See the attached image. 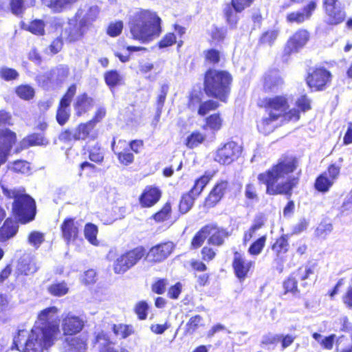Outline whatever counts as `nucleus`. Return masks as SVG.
<instances>
[{
  "label": "nucleus",
  "mask_w": 352,
  "mask_h": 352,
  "mask_svg": "<svg viewBox=\"0 0 352 352\" xmlns=\"http://www.w3.org/2000/svg\"><path fill=\"white\" fill-rule=\"evenodd\" d=\"M58 313L56 307H51L41 311L38 321L32 329L27 339V331H19L14 342L19 350L23 352H42L52 346L58 335L60 329L58 322L54 320Z\"/></svg>",
  "instance_id": "f257e3e1"
},
{
  "label": "nucleus",
  "mask_w": 352,
  "mask_h": 352,
  "mask_svg": "<svg viewBox=\"0 0 352 352\" xmlns=\"http://www.w3.org/2000/svg\"><path fill=\"white\" fill-rule=\"evenodd\" d=\"M298 160L293 157H282L276 164L258 175V181L266 186L269 195H286L290 197L297 187L300 171L296 173Z\"/></svg>",
  "instance_id": "f03ea898"
},
{
  "label": "nucleus",
  "mask_w": 352,
  "mask_h": 352,
  "mask_svg": "<svg viewBox=\"0 0 352 352\" xmlns=\"http://www.w3.org/2000/svg\"><path fill=\"white\" fill-rule=\"evenodd\" d=\"M133 38L142 43H149L157 38L162 32L161 19L150 10L135 12L129 21Z\"/></svg>",
  "instance_id": "7ed1b4c3"
},
{
  "label": "nucleus",
  "mask_w": 352,
  "mask_h": 352,
  "mask_svg": "<svg viewBox=\"0 0 352 352\" xmlns=\"http://www.w3.org/2000/svg\"><path fill=\"white\" fill-rule=\"evenodd\" d=\"M231 75L226 71L208 70L205 75L204 91L208 96L225 102L230 90Z\"/></svg>",
  "instance_id": "20e7f679"
},
{
  "label": "nucleus",
  "mask_w": 352,
  "mask_h": 352,
  "mask_svg": "<svg viewBox=\"0 0 352 352\" xmlns=\"http://www.w3.org/2000/svg\"><path fill=\"white\" fill-rule=\"evenodd\" d=\"M3 194L10 198H14L13 211L19 217V220L23 223L32 221L35 215V202L28 195L22 194L19 190H10L3 184H1Z\"/></svg>",
  "instance_id": "39448f33"
},
{
  "label": "nucleus",
  "mask_w": 352,
  "mask_h": 352,
  "mask_svg": "<svg viewBox=\"0 0 352 352\" xmlns=\"http://www.w3.org/2000/svg\"><path fill=\"white\" fill-rule=\"evenodd\" d=\"M324 21L328 25H337L346 18L345 11L339 6L338 0H324Z\"/></svg>",
  "instance_id": "423d86ee"
},
{
  "label": "nucleus",
  "mask_w": 352,
  "mask_h": 352,
  "mask_svg": "<svg viewBox=\"0 0 352 352\" xmlns=\"http://www.w3.org/2000/svg\"><path fill=\"white\" fill-rule=\"evenodd\" d=\"M241 147L234 142H229L219 148L214 160L221 164H230L238 158Z\"/></svg>",
  "instance_id": "0eeeda50"
},
{
  "label": "nucleus",
  "mask_w": 352,
  "mask_h": 352,
  "mask_svg": "<svg viewBox=\"0 0 352 352\" xmlns=\"http://www.w3.org/2000/svg\"><path fill=\"white\" fill-rule=\"evenodd\" d=\"M174 248L175 245L170 241L156 245L147 252L145 260L151 263H161L171 254Z\"/></svg>",
  "instance_id": "6e6552de"
},
{
  "label": "nucleus",
  "mask_w": 352,
  "mask_h": 352,
  "mask_svg": "<svg viewBox=\"0 0 352 352\" xmlns=\"http://www.w3.org/2000/svg\"><path fill=\"white\" fill-rule=\"evenodd\" d=\"M85 326L84 320L72 312L61 316V328L64 335H75L82 331Z\"/></svg>",
  "instance_id": "1a4fd4ad"
},
{
  "label": "nucleus",
  "mask_w": 352,
  "mask_h": 352,
  "mask_svg": "<svg viewBox=\"0 0 352 352\" xmlns=\"http://www.w3.org/2000/svg\"><path fill=\"white\" fill-rule=\"evenodd\" d=\"M289 107L287 98L284 96L267 98L265 100V111L274 118L282 117Z\"/></svg>",
  "instance_id": "9d476101"
},
{
  "label": "nucleus",
  "mask_w": 352,
  "mask_h": 352,
  "mask_svg": "<svg viewBox=\"0 0 352 352\" xmlns=\"http://www.w3.org/2000/svg\"><path fill=\"white\" fill-rule=\"evenodd\" d=\"M330 81L331 74L324 68L314 69L307 78V85L315 91L323 90Z\"/></svg>",
  "instance_id": "9b49d317"
},
{
  "label": "nucleus",
  "mask_w": 352,
  "mask_h": 352,
  "mask_svg": "<svg viewBox=\"0 0 352 352\" xmlns=\"http://www.w3.org/2000/svg\"><path fill=\"white\" fill-rule=\"evenodd\" d=\"M76 91V85H71L60 102L56 113V120L60 125L65 124L69 120L70 116L69 105Z\"/></svg>",
  "instance_id": "f8f14e48"
},
{
  "label": "nucleus",
  "mask_w": 352,
  "mask_h": 352,
  "mask_svg": "<svg viewBox=\"0 0 352 352\" xmlns=\"http://www.w3.org/2000/svg\"><path fill=\"white\" fill-rule=\"evenodd\" d=\"M81 228L80 222L72 218L65 219L60 226L61 236L67 245L74 243Z\"/></svg>",
  "instance_id": "ddd939ff"
},
{
  "label": "nucleus",
  "mask_w": 352,
  "mask_h": 352,
  "mask_svg": "<svg viewBox=\"0 0 352 352\" xmlns=\"http://www.w3.org/2000/svg\"><path fill=\"white\" fill-rule=\"evenodd\" d=\"M317 2L315 0L309 1L302 10H296L287 14L285 19L288 23L301 24L310 19L313 12L316 9Z\"/></svg>",
  "instance_id": "4468645a"
},
{
  "label": "nucleus",
  "mask_w": 352,
  "mask_h": 352,
  "mask_svg": "<svg viewBox=\"0 0 352 352\" xmlns=\"http://www.w3.org/2000/svg\"><path fill=\"white\" fill-rule=\"evenodd\" d=\"M309 38V32L299 29L287 41L285 51L288 53L297 52L306 45Z\"/></svg>",
  "instance_id": "2eb2a0df"
},
{
  "label": "nucleus",
  "mask_w": 352,
  "mask_h": 352,
  "mask_svg": "<svg viewBox=\"0 0 352 352\" xmlns=\"http://www.w3.org/2000/svg\"><path fill=\"white\" fill-rule=\"evenodd\" d=\"M253 263L246 261L241 254L235 252L232 263L234 273L240 280H243L251 268Z\"/></svg>",
  "instance_id": "dca6fc26"
},
{
  "label": "nucleus",
  "mask_w": 352,
  "mask_h": 352,
  "mask_svg": "<svg viewBox=\"0 0 352 352\" xmlns=\"http://www.w3.org/2000/svg\"><path fill=\"white\" fill-rule=\"evenodd\" d=\"M228 187V182L227 181L219 182L206 199L205 206L208 208L215 206L221 199Z\"/></svg>",
  "instance_id": "f3484780"
},
{
  "label": "nucleus",
  "mask_w": 352,
  "mask_h": 352,
  "mask_svg": "<svg viewBox=\"0 0 352 352\" xmlns=\"http://www.w3.org/2000/svg\"><path fill=\"white\" fill-rule=\"evenodd\" d=\"M207 236H209L208 243L214 245H221L224 239L228 236L226 230L218 227L216 224H208L206 226Z\"/></svg>",
  "instance_id": "a211bd4d"
},
{
  "label": "nucleus",
  "mask_w": 352,
  "mask_h": 352,
  "mask_svg": "<svg viewBox=\"0 0 352 352\" xmlns=\"http://www.w3.org/2000/svg\"><path fill=\"white\" fill-rule=\"evenodd\" d=\"M127 145L124 140H119L117 144L114 140L111 144L112 149L117 155L120 163L125 166L131 164L134 160V155L131 153L125 151V147Z\"/></svg>",
  "instance_id": "6ab92c4d"
},
{
  "label": "nucleus",
  "mask_w": 352,
  "mask_h": 352,
  "mask_svg": "<svg viewBox=\"0 0 352 352\" xmlns=\"http://www.w3.org/2000/svg\"><path fill=\"white\" fill-rule=\"evenodd\" d=\"M161 192L157 188H146L140 198V204L144 207H151L160 199Z\"/></svg>",
  "instance_id": "aec40b11"
},
{
  "label": "nucleus",
  "mask_w": 352,
  "mask_h": 352,
  "mask_svg": "<svg viewBox=\"0 0 352 352\" xmlns=\"http://www.w3.org/2000/svg\"><path fill=\"white\" fill-rule=\"evenodd\" d=\"M83 34L82 25L78 24L76 21H70L67 28H65L64 36L69 41H76L79 40Z\"/></svg>",
  "instance_id": "412c9836"
},
{
  "label": "nucleus",
  "mask_w": 352,
  "mask_h": 352,
  "mask_svg": "<svg viewBox=\"0 0 352 352\" xmlns=\"http://www.w3.org/2000/svg\"><path fill=\"white\" fill-rule=\"evenodd\" d=\"M283 84V80L277 72L267 74L264 78V88L265 90L275 91Z\"/></svg>",
  "instance_id": "4be33fe9"
},
{
  "label": "nucleus",
  "mask_w": 352,
  "mask_h": 352,
  "mask_svg": "<svg viewBox=\"0 0 352 352\" xmlns=\"http://www.w3.org/2000/svg\"><path fill=\"white\" fill-rule=\"evenodd\" d=\"M278 118L272 117V115H270V113H266L257 122L258 131L265 135L269 134L274 129L275 122L278 120Z\"/></svg>",
  "instance_id": "5701e85b"
},
{
  "label": "nucleus",
  "mask_w": 352,
  "mask_h": 352,
  "mask_svg": "<svg viewBox=\"0 0 352 352\" xmlns=\"http://www.w3.org/2000/svg\"><path fill=\"white\" fill-rule=\"evenodd\" d=\"M85 342L78 338H67L63 344V352H84Z\"/></svg>",
  "instance_id": "b1692460"
},
{
  "label": "nucleus",
  "mask_w": 352,
  "mask_h": 352,
  "mask_svg": "<svg viewBox=\"0 0 352 352\" xmlns=\"http://www.w3.org/2000/svg\"><path fill=\"white\" fill-rule=\"evenodd\" d=\"M93 106V100L86 94H82L77 97L74 109L76 114L80 116L82 113L89 110Z\"/></svg>",
  "instance_id": "393cba45"
},
{
  "label": "nucleus",
  "mask_w": 352,
  "mask_h": 352,
  "mask_svg": "<svg viewBox=\"0 0 352 352\" xmlns=\"http://www.w3.org/2000/svg\"><path fill=\"white\" fill-rule=\"evenodd\" d=\"M223 120L220 113H213L206 118L204 129H210L214 132L219 131L223 126Z\"/></svg>",
  "instance_id": "a878e982"
},
{
  "label": "nucleus",
  "mask_w": 352,
  "mask_h": 352,
  "mask_svg": "<svg viewBox=\"0 0 352 352\" xmlns=\"http://www.w3.org/2000/svg\"><path fill=\"white\" fill-rule=\"evenodd\" d=\"M94 127V121H89L87 123L79 124L74 131V140H85L89 137Z\"/></svg>",
  "instance_id": "bb28decb"
},
{
  "label": "nucleus",
  "mask_w": 352,
  "mask_h": 352,
  "mask_svg": "<svg viewBox=\"0 0 352 352\" xmlns=\"http://www.w3.org/2000/svg\"><path fill=\"white\" fill-rule=\"evenodd\" d=\"M203 325V318L199 315L191 317L185 326V334L192 335Z\"/></svg>",
  "instance_id": "cd10ccee"
},
{
  "label": "nucleus",
  "mask_w": 352,
  "mask_h": 352,
  "mask_svg": "<svg viewBox=\"0 0 352 352\" xmlns=\"http://www.w3.org/2000/svg\"><path fill=\"white\" fill-rule=\"evenodd\" d=\"M131 267L126 254H123L118 257L113 264V270L116 274H123Z\"/></svg>",
  "instance_id": "c85d7f7f"
},
{
  "label": "nucleus",
  "mask_w": 352,
  "mask_h": 352,
  "mask_svg": "<svg viewBox=\"0 0 352 352\" xmlns=\"http://www.w3.org/2000/svg\"><path fill=\"white\" fill-rule=\"evenodd\" d=\"M96 342L99 344L100 352H118L112 346L108 336L100 333L96 337Z\"/></svg>",
  "instance_id": "c756f323"
},
{
  "label": "nucleus",
  "mask_w": 352,
  "mask_h": 352,
  "mask_svg": "<svg viewBox=\"0 0 352 352\" xmlns=\"http://www.w3.org/2000/svg\"><path fill=\"white\" fill-rule=\"evenodd\" d=\"M86 239L94 245H98L99 241L97 239L98 228L94 224L87 223L84 229Z\"/></svg>",
  "instance_id": "7c9ffc66"
},
{
  "label": "nucleus",
  "mask_w": 352,
  "mask_h": 352,
  "mask_svg": "<svg viewBox=\"0 0 352 352\" xmlns=\"http://www.w3.org/2000/svg\"><path fill=\"white\" fill-rule=\"evenodd\" d=\"M298 278L294 273L292 272L289 277L284 281L283 287L285 293L290 292L293 295H296L299 293L297 287Z\"/></svg>",
  "instance_id": "2f4dec72"
},
{
  "label": "nucleus",
  "mask_w": 352,
  "mask_h": 352,
  "mask_svg": "<svg viewBox=\"0 0 352 352\" xmlns=\"http://www.w3.org/2000/svg\"><path fill=\"white\" fill-rule=\"evenodd\" d=\"M125 254L132 267L145 255V250L142 247H138Z\"/></svg>",
  "instance_id": "473e14b6"
},
{
  "label": "nucleus",
  "mask_w": 352,
  "mask_h": 352,
  "mask_svg": "<svg viewBox=\"0 0 352 352\" xmlns=\"http://www.w3.org/2000/svg\"><path fill=\"white\" fill-rule=\"evenodd\" d=\"M333 184V180L327 177V173H324L317 178L315 186L320 192H327Z\"/></svg>",
  "instance_id": "72a5a7b5"
},
{
  "label": "nucleus",
  "mask_w": 352,
  "mask_h": 352,
  "mask_svg": "<svg viewBox=\"0 0 352 352\" xmlns=\"http://www.w3.org/2000/svg\"><path fill=\"white\" fill-rule=\"evenodd\" d=\"M169 86L168 84H162L160 86L159 92L157 96L156 102H157V114L160 115L162 112V108L164 107V104L166 100V98L167 94L168 92Z\"/></svg>",
  "instance_id": "f704fd0d"
},
{
  "label": "nucleus",
  "mask_w": 352,
  "mask_h": 352,
  "mask_svg": "<svg viewBox=\"0 0 352 352\" xmlns=\"http://www.w3.org/2000/svg\"><path fill=\"white\" fill-rule=\"evenodd\" d=\"M197 197L189 192L184 195L179 204V210L182 213L185 214L190 210L194 204V201Z\"/></svg>",
  "instance_id": "c9c22d12"
},
{
  "label": "nucleus",
  "mask_w": 352,
  "mask_h": 352,
  "mask_svg": "<svg viewBox=\"0 0 352 352\" xmlns=\"http://www.w3.org/2000/svg\"><path fill=\"white\" fill-rule=\"evenodd\" d=\"M211 177L208 175H204L201 176L200 178L195 181L194 186L190 190V192L192 193L196 197H198L204 187L207 185V184L210 182Z\"/></svg>",
  "instance_id": "e433bc0d"
},
{
  "label": "nucleus",
  "mask_w": 352,
  "mask_h": 352,
  "mask_svg": "<svg viewBox=\"0 0 352 352\" xmlns=\"http://www.w3.org/2000/svg\"><path fill=\"white\" fill-rule=\"evenodd\" d=\"M48 291L53 296H62L68 293L69 287L65 282L56 283L48 287Z\"/></svg>",
  "instance_id": "4c0bfd02"
},
{
  "label": "nucleus",
  "mask_w": 352,
  "mask_h": 352,
  "mask_svg": "<svg viewBox=\"0 0 352 352\" xmlns=\"http://www.w3.org/2000/svg\"><path fill=\"white\" fill-rule=\"evenodd\" d=\"M219 104L218 102L212 100H208L201 102L199 104L197 113L199 115L204 116L208 113L210 111H214L215 109H217L219 107Z\"/></svg>",
  "instance_id": "58836bf2"
},
{
  "label": "nucleus",
  "mask_w": 352,
  "mask_h": 352,
  "mask_svg": "<svg viewBox=\"0 0 352 352\" xmlns=\"http://www.w3.org/2000/svg\"><path fill=\"white\" fill-rule=\"evenodd\" d=\"M206 136L200 132H193L186 139V145L189 148H193L205 140Z\"/></svg>",
  "instance_id": "ea45409f"
},
{
  "label": "nucleus",
  "mask_w": 352,
  "mask_h": 352,
  "mask_svg": "<svg viewBox=\"0 0 352 352\" xmlns=\"http://www.w3.org/2000/svg\"><path fill=\"white\" fill-rule=\"evenodd\" d=\"M8 167L12 171L19 173L25 174L28 173L30 171L29 163L23 160H16L12 163H10Z\"/></svg>",
  "instance_id": "a19ab883"
},
{
  "label": "nucleus",
  "mask_w": 352,
  "mask_h": 352,
  "mask_svg": "<svg viewBox=\"0 0 352 352\" xmlns=\"http://www.w3.org/2000/svg\"><path fill=\"white\" fill-rule=\"evenodd\" d=\"M17 96L23 100H30L34 96V89L30 85H20L16 89Z\"/></svg>",
  "instance_id": "79ce46f5"
},
{
  "label": "nucleus",
  "mask_w": 352,
  "mask_h": 352,
  "mask_svg": "<svg viewBox=\"0 0 352 352\" xmlns=\"http://www.w3.org/2000/svg\"><path fill=\"white\" fill-rule=\"evenodd\" d=\"M288 242L284 237H280L272 245V250L276 253L277 257H280L281 254H285L288 250Z\"/></svg>",
  "instance_id": "37998d69"
},
{
  "label": "nucleus",
  "mask_w": 352,
  "mask_h": 352,
  "mask_svg": "<svg viewBox=\"0 0 352 352\" xmlns=\"http://www.w3.org/2000/svg\"><path fill=\"white\" fill-rule=\"evenodd\" d=\"M266 239L267 237L265 235L261 236L250 245V247L248 249V252L251 255H258L261 252L262 250L265 246Z\"/></svg>",
  "instance_id": "c03bdc74"
},
{
  "label": "nucleus",
  "mask_w": 352,
  "mask_h": 352,
  "mask_svg": "<svg viewBox=\"0 0 352 352\" xmlns=\"http://www.w3.org/2000/svg\"><path fill=\"white\" fill-rule=\"evenodd\" d=\"M207 229L206 228V226L202 228L193 237L191 241V246L193 248H198L202 245L205 239L208 237L207 236Z\"/></svg>",
  "instance_id": "a18cd8bd"
},
{
  "label": "nucleus",
  "mask_w": 352,
  "mask_h": 352,
  "mask_svg": "<svg viewBox=\"0 0 352 352\" xmlns=\"http://www.w3.org/2000/svg\"><path fill=\"white\" fill-rule=\"evenodd\" d=\"M44 234L38 231H33L28 236V243L35 248H38L44 241Z\"/></svg>",
  "instance_id": "49530a36"
},
{
  "label": "nucleus",
  "mask_w": 352,
  "mask_h": 352,
  "mask_svg": "<svg viewBox=\"0 0 352 352\" xmlns=\"http://www.w3.org/2000/svg\"><path fill=\"white\" fill-rule=\"evenodd\" d=\"M105 82L109 87L117 85L122 80V77L116 71H110L105 74Z\"/></svg>",
  "instance_id": "de8ad7c7"
},
{
  "label": "nucleus",
  "mask_w": 352,
  "mask_h": 352,
  "mask_svg": "<svg viewBox=\"0 0 352 352\" xmlns=\"http://www.w3.org/2000/svg\"><path fill=\"white\" fill-rule=\"evenodd\" d=\"M171 212V206L169 203H166L164 207L162 208L160 211L157 212L154 216L153 218L156 221H164L167 220L170 215Z\"/></svg>",
  "instance_id": "09e8293b"
},
{
  "label": "nucleus",
  "mask_w": 352,
  "mask_h": 352,
  "mask_svg": "<svg viewBox=\"0 0 352 352\" xmlns=\"http://www.w3.org/2000/svg\"><path fill=\"white\" fill-rule=\"evenodd\" d=\"M298 279L305 280L309 278L310 275L314 274V270L313 266H305V268L300 267L296 271L294 272Z\"/></svg>",
  "instance_id": "8fccbe9b"
},
{
  "label": "nucleus",
  "mask_w": 352,
  "mask_h": 352,
  "mask_svg": "<svg viewBox=\"0 0 352 352\" xmlns=\"http://www.w3.org/2000/svg\"><path fill=\"white\" fill-rule=\"evenodd\" d=\"M45 24L41 20H34L30 23L28 26V30L32 33L37 35H43L44 34Z\"/></svg>",
  "instance_id": "3c124183"
},
{
  "label": "nucleus",
  "mask_w": 352,
  "mask_h": 352,
  "mask_svg": "<svg viewBox=\"0 0 352 352\" xmlns=\"http://www.w3.org/2000/svg\"><path fill=\"white\" fill-rule=\"evenodd\" d=\"M19 76L18 72L12 68L3 67L0 69V77L5 80H12L17 78Z\"/></svg>",
  "instance_id": "603ef678"
},
{
  "label": "nucleus",
  "mask_w": 352,
  "mask_h": 352,
  "mask_svg": "<svg viewBox=\"0 0 352 352\" xmlns=\"http://www.w3.org/2000/svg\"><path fill=\"white\" fill-rule=\"evenodd\" d=\"M282 338L281 334H273L269 333L266 335H264L262 338L261 345L267 346L270 344H276L278 342L280 341Z\"/></svg>",
  "instance_id": "864d4df0"
},
{
  "label": "nucleus",
  "mask_w": 352,
  "mask_h": 352,
  "mask_svg": "<svg viewBox=\"0 0 352 352\" xmlns=\"http://www.w3.org/2000/svg\"><path fill=\"white\" fill-rule=\"evenodd\" d=\"M244 194L248 199L252 201H256L258 199L256 186L252 183L245 185Z\"/></svg>",
  "instance_id": "5fc2aeb1"
},
{
  "label": "nucleus",
  "mask_w": 352,
  "mask_h": 352,
  "mask_svg": "<svg viewBox=\"0 0 352 352\" xmlns=\"http://www.w3.org/2000/svg\"><path fill=\"white\" fill-rule=\"evenodd\" d=\"M104 153L100 147L98 146H94L89 152V159L96 163L102 162Z\"/></svg>",
  "instance_id": "6e6d98bb"
},
{
  "label": "nucleus",
  "mask_w": 352,
  "mask_h": 352,
  "mask_svg": "<svg viewBox=\"0 0 352 352\" xmlns=\"http://www.w3.org/2000/svg\"><path fill=\"white\" fill-rule=\"evenodd\" d=\"M278 35V31L277 30H269L262 35L261 41L263 43L271 45L276 39Z\"/></svg>",
  "instance_id": "4d7b16f0"
},
{
  "label": "nucleus",
  "mask_w": 352,
  "mask_h": 352,
  "mask_svg": "<svg viewBox=\"0 0 352 352\" xmlns=\"http://www.w3.org/2000/svg\"><path fill=\"white\" fill-rule=\"evenodd\" d=\"M10 6L12 13L14 14H21L25 9V6L23 0H11Z\"/></svg>",
  "instance_id": "13d9d810"
},
{
  "label": "nucleus",
  "mask_w": 352,
  "mask_h": 352,
  "mask_svg": "<svg viewBox=\"0 0 352 352\" xmlns=\"http://www.w3.org/2000/svg\"><path fill=\"white\" fill-rule=\"evenodd\" d=\"M333 230V226L331 223H320L317 228L316 232L318 236L325 237L326 235L329 234Z\"/></svg>",
  "instance_id": "bf43d9fd"
},
{
  "label": "nucleus",
  "mask_w": 352,
  "mask_h": 352,
  "mask_svg": "<svg viewBox=\"0 0 352 352\" xmlns=\"http://www.w3.org/2000/svg\"><path fill=\"white\" fill-rule=\"evenodd\" d=\"M148 305L145 302H140L135 308V311L140 320H144L147 316Z\"/></svg>",
  "instance_id": "052dcab7"
},
{
  "label": "nucleus",
  "mask_w": 352,
  "mask_h": 352,
  "mask_svg": "<svg viewBox=\"0 0 352 352\" xmlns=\"http://www.w3.org/2000/svg\"><path fill=\"white\" fill-rule=\"evenodd\" d=\"M122 28V22L118 21L109 25L107 32L111 36H116L121 33Z\"/></svg>",
  "instance_id": "680f3d73"
},
{
  "label": "nucleus",
  "mask_w": 352,
  "mask_h": 352,
  "mask_svg": "<svg viewBox=\"0 0 352 352\" xmlns=\"http://www.w3.org/2000/svg\"><path fill=\"white\" fill-rule=\"evenodd\" d=\"M254 0H232V4L236 12H241L250 6Z\"/></svg>",
  "instance_id": "e2e57ef3"
},
{
  "label": "nucleus",
  "mask_w": 352,
  "mask_h": 352,
  "mask_svg": "<svg viewBox=\"0 0 352 352\" xmlns=\"http://www.w3.org/2000/svg\"><path fill=\"white\" fill-rule=\"evenodd\" d=\"M225 15L227 19L228 23L231 26H234L237 23V16L236 12L232 10V8L230 6H228L225 10Z\"/></svg>",
  "instance_id": "0e129e2a"
},
{
  "label": "nucleus",
  "mask_w": 352,
  "mask_h": 352,
  "mask_svg": "<svg viewBox=\"0 0 352 352\" xmlns=\"http://www.w3.org/2000/svg\"><path fill=\"white\" fill-rule=\"evenodd\" d=\"M113 331L116 336L125 338L130 335L128 327L124 324L113 325Z\"/></svg>",
  "instance_id": "69168bd1"
},
{
  "label": "nucleus",
  "mask_w": 352,
  "mask_h": 352,
  "mask_svg": "<svg viewBox=\"0 0 352 352\" xmlns=\"http://www.w3.org/2000/svg\"><path fill=\"white\" fill-rule=\"evenodd\" d=\"M176 42V37L174 34L168 33L160 41L159 43L160 47H166L172 45Z\"/></svg>",
  "instance_id": "338daca9"
},
{
  "label": "nucleus",
  "mask_w": 352,
  "mask_h": 352,
  "mask_svg": "<svg viewBox=\"0 0 352 352\" xmlns=\"http://www.w3.org/2000/svg\"><path fill=\"white\" fill-rule=\"evenodd\" d=\"M96 278V273L94 270H89L85 272L82 281L85 284H91L95 283Z\"/></svg>",
  "instance_id": "774afa93"
}]
</instances>
